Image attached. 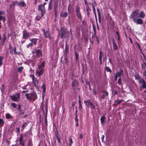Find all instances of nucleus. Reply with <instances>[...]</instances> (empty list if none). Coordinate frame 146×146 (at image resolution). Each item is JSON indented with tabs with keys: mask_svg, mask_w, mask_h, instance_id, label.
<instances>
[{
	"mask_svg": "<svg viewBox=\"0 0 146 146\" xmlns=\"http://www.w3.org/2000/svg\"><path fill=\"white\" fill-rule=\"evenodd\" d=\"M25 96L27 97V99L30 101L32 99L35 101L37 98V95L34 92L31 93L26 94Z\"/></svg>",
	"mask_w": 146,
	"mask_h": 146,
	"instance_id": "1",
	"label": "nucleus"
},
{
	"mask_svg": "<svg viewBox=\"0 0 146 146\" xmlns=\"http://www.w3.org/2000/svg\"><path fill=\"white\" fill-rule=\"evenodd\" d=\"M61 36L62 38H67L70 35L69 32L65 28H62L61 29Z\"/></svg>",
	"mask_w": 146,
	"mask_h": 146,
	"instance_id": "2",
	"label": "nucleus"
},
{
	"mask_svg": "<svg viewBox=\"0 0 146 146\" xmlns=\"http://www.w3.org/2000/svg\"><path fill=\"white\" fill-rule=\"evenodd\" d=\"M139 10L138 9L135 10L132 13L131 15V18L133 20L136 18H139Z\"/></svg>",
	"mask_w": 146,
	"mask_h": 146,
	"instance_id": "3",
	"label": "nucleus"
},
{
	"mask_svg": "<svg viewBox=\"0 0 146 146\" xmlns=\"http://www.w3.org/2000/svg\"><path fill=\"white\" fill-rule=\"evenodd\" d=\"M20 98V95L19 93H17L11 96L10 98L14 102H17Z\"/></svg>",
	"mask_w": 146,
	"mask_h": 146,
	"instance_id": "4",
	"label": "nucleus"
},
{
	"mask_svg": "<svg viewBox=\"0 0 146 146\" xmlns=\"http://www.w3.org/2000/svg\"><path fill=\"white\" fill-rule=\"evenodd\" d=\"M84 102L88 107H90L91 109H95V106L90 102V100H85Z\"/></svg>",
	"mask_w": 146,
	"mask_h": 146,
	"instance_id": "5",
	"label": "nucleus"
},
{
	"mask_svg": "<svg viewBox=\"0 0 146 146\" xmlns=\"http://www.w3.org/2000/svg\"><path fill=\"white\" fill-rule=\"evenodd\" d=\"M32 34L31 33L28 32L25 30H23V38L27 39L31 37Z\"/></svg>",
	"mask_w": 146,
	"mask_h": 146,
	"instance_id": "6",
	"label": "nucleus"
},
{
	"mask_svg": "<svg viewBox=\"0 0 146 146\" xmlns=\"http://www.w3.org/2000/svg\"><path fill=\"white\" fill-rule=\"evenodd\" d=\"M38 10L41 12V17H42L46 13V10L45 8L43 7L42 5H39L38 6Z\"/></svg>",
	"mask_w": 146,
	"mask_h": 146,
	"instance_id": "7",
	"label": "nucleus"
},
{
	"mask_svg": "<svg viewBox=\"0 0 146 146\" xmlns=\"http://www.w3.org/2000/svg\"><path fill=\"white\" fill-rule=\"evenodd\" d=\"M58 3L57 1L55 2L54 5V14L55 16L56 17L58 13Z\"/></svg>",
	"mask_w": 146,
	"mask_h": 146,
	"instance_id": "8",
	"label": "nucleus"
},
{
	"mask_svg": "<svg viewBox=\"0 0 146 146\" xmlns=\"http://www.w3.org/2000/svg\"><path fill=\"white\" fill-rule=\"evenodd\" d=\"M133 22L137 24L142 25L143 23V20L140 18H138L133 19Z\"/></svg>",
	"mask_w": 146,
	"mask_h": 146,
	"instance_id": "9",
	"label": "nucleus"
},
{
	"mask_svg": "<svg viewBox=\"0 0 146 146\" xmlns=\"http://www.w3.org/2000/svg\"><path fill=\"white\" fill-rule=\"evenodd\" d=\"M43 70L42 68L41 67V65H39L38 66V69L36 70V73L40 76L43 73Z\"/></svg>",
	"mask_w": 146,
	"mask_h": 146,
	"instance_id": "10",
	"label": "nucleus"
},
{
	"mask_svg": "<svg viewBox=\"0 0 146 146\" xmlns=\"http://www.w3.org/2000/svg\"><path fill=\"white\" fill-rule=\"evenodd\" d=\"M23 136L22 134H21L19 139V143L22 146H25V141L23 140Z\"/></svg>",
	"mask_w": 146,
	"mask_h": 146,
	"instance_id": "11",
	"label": "nucleus"
},
{
	"mask_svg": "<svg viewBox=\"0 0 146 146\" xmlns=\"http://www.w3.org/2000/svg\"><path fill=\"white\" fill-rule=\"evenodd\" d=\"M76 11L77 17L80 20H81L82 16L80 11V8L79 7H77L76 8Z\"/></svg>",
	"mask_w": 146,
	"mask_h": 146,
	"instance_id": "12",
	"label": "nucleus"
},
{
	"mask_svg": "<svg viewBox=\"0 0 146 146\" xmlns=\"http://www.w3.org/2000/svg\"><path fill=\"white\" fill-rule=\"evenodd\" d=\"M9 49L10 50V54H15L16 53V48L15 47H14L13 48L11 44H10L9 45Z\"/></svg>",
	"mask_w": 146,
	"mask_h": 146,
	"instance_id": "13",
	"label": "nucleus"
},
{
	"mask_svg": "<svg viewBox=\"0 0 146 146\" xmlns=\"http://www.w3.org/2000/svg\"><path fill=\"white\" fill-rule=\"evenodd\" d=\"M42 31L43 32L44 35L46 38H48L49 39L51 38L50 34L49 33V30L45 31V29H42Z\"/></svg>",
	"mask_w": 146,
	"mask_h": 146,
	"instance_id": "14",
	"label": "nucleus"
},
{
	"mask_svg": "<svg viewBox=\"0 0 146 146\" xmlns=\"http://www.w3.org/2000/svg\"><path fill=\"white\" fill-rule=\"evenodd\" d=\"M112 44L113 46V48L114 50H115L118 48L117 46L116 42L113 39H112Z\"/></svg>",
	"mask_w": 146,
	"mask_h": 146,
	"instance_id": "15",
	"label": "nucleus"
},
{
	"mask_svg": "<svg viewBox=\"0 0 146 146\" xmlns=\"http://www.w3.org/2000/svg\"><path fill=\"white\" fill-rule=\"evenodd\" d=\"M68 13L67 12H62L60 14V16L62 17H65L67 16Z\"/></svg>",
	"mask_w": 146,
	"mask_h": 146,
	"instance_id": "16",
	"label": "nucleus"
},
{
	"mask_svg": "<svg viewBox=\"0 0 146 146\" xmlns=\"http://www.w3.org/2000/svg\"><path fill=\"white\" fill-rule=\"evenodd\" d=\"M38 39L36 38H34L33 39H29V40L31 42V43H32L33 44H36L37 41Z\"/></svg>",
	"mask_w": 146,
	"mask_h": 146,
	"instance_id": "17",
	"label": "nucleus"
},
{
	"mask_svg": "<svg viewBox=\"0 0 146 146\" xmlns=\"http://www.w3.org/2000/svg\"><path fill=\"white\" fill-rule=\"evenodd\" d=\"M77 82L76 81H74L72 83V87L73 89L74 90L76 89V87L77 86Z\"/></svg>",
	"mask_w": 146,
	"mask_h": 146,
	"instance_id": "18",
	"label": "nucleus"
},
{
	"mask_svg": "<svg viewBox=\"0 0 146 146\" xmlns=\"http://www.w3.org/2000/svg\"><path fill=\"white\" fill-rule=\"evenodd\" d=\"M65 50L66 54H68L69 53V46L66 43L65 44Z\"/></svg>",
	"mask_w": 146,
	"mask_h": 146,
	"instance_id": "19",
	"label": "nucleus"
},
{
	"mask_svg": "<svg viewBox=\"0 0 146 146\" xmlns=\"http://www.w3.org/2000/svg\"><path fill=\"white\" fill-rule=\"evenodd\" d=\"M140 14V15H139V17H140L141 18L143 19L145 16V15L144 13V12L143 11H142L141 12Z\"/></svg>",
	"mask_w": 146,
	"mask_h": 146,
	"instance_id": "20",
	"label": "nucleus"
},
{
	"mask_svg": "<svg viewBox=\"0 0 146 146\" xmlns=\"http://www.w3.org/2000/svg\"><path fill=\"white\" fill-rule=\"evenodd\" d=\"M18 5L19 6H21L22 7H24L26 6V4L24 1H20Z\"/></svg>",
	"mask_w": 146,
	"mask_h": 146,
	"instance_id": "21",
	"label": "nucleus"
},
{
	"mask_svg": "<svg viewBox=\"0 0 146 146\" xmlns=\"http://www.w3.org/2000/svg\"><path fill=\"white\" fill-rule=\"evenodd\" d=\"M120 72L116 73L115 75L118 77H119L121 76V74L123 72L122 69H120L119 70Z\"/></svg>",
	"mask_w": 146,
	"mask_h": 146,
	"instance_id": "22",
	"label": "nucleus"
},
{
	"mask_svg": "<svg viewBox=\"0 0 146 146\" xmlns=\"http://www.w3.org/2000/svg\"><path fill=\"white\" fill-rule=\"evenodd\" d=\"M6 118L7 119H10L12 118V116L9 113L5 114Z\"/></svg>",
	"mask_w": 146,
	"mask_h": 146,
	"instance_id": "23",
	"label": "nucleus"
},
{
	"mask_svg": "<svg viewBox=\"0 0 146 146\" xmlns=\"http://www.w3.org/2000/svg\"><path fill=\"white\" fill-rule=\"evenodd\" d=\"M28 123L25 122L23 123L22 126L21 127V130H23L25 127H26L28 125Z\"/></svg>",
	"mask_w": 146,
	"mask_h": 146,
	"instance_id": "24",
	"label": "nucleus"
},
{
	"mask_svg": "<svg viewBox=\"0 0 146 146\" xmlns=\"http://www.w3.org/2000/svg\"><path fill=\"white\" fill-rule=\"evenodd\" d=\"M6 38L5 35L4 34L3 35V38L2 41H1V44H2V45H3L4 44V42H5V41L6 40Z\"/></svg>",
	"mask_w": 146,
	"mask_h": 146,
	"instance_id": "25",
	"label": "nucleus"
},
{
	"mask_svg": "<svg viewBox=\"0 0 146 146\" xmlns=\"http://www.w3.org/2000/svg\"><path fill=\"white\" fill-rule=\"evenodd\" d=\"M36 54L37 55H42L41 51L40 49H36Z\"/></svg>",
	"mask_w": 146,
	"mask_h": 146,
	"instance_id": "26",
	"label": "nucleus"
},
{
	"mask_svg": "<svg viewBox=\"0 0 146 146\" xmlns=\"http://www.w3.org/2000/svg\"><path fill=\"white\" fill-rule=\"evenodd\" d=\"M105 117L104 115L102 116L100 120L101 123H103L105 121Z\"/></svg>",
	"mask_w": 146,
	"mask_h": 146,
	"instance_id": "27",
	"label": "nucleus"
},
{
	"mask_svg": "<svg viewBox=\"0 0 146 146\" xmlns=\"http://www.w3.org/2000/svg\"><path fill=\"white\" fill-rule=\"evenodd\" d=\"M141 88H146V82H144L142 84L141 86Z\"/></svg>",
	"mask_w": 146,
	"mask_h": 146,
	"instance_id": "28",
	"label": "nucleus"
},
{
	"mask_svg": "<svg viewBox=\"0 0 146 146\" xmlns=\"http://www.w3.org/2000/svg\"><path fill=\"white\" fill-rule=\"evenodd\" d=\"M0 20H2L3 23H4L5 21V18L4 17L0 15Z\"/></svg>",
	"mask_w": 146,
	"mask_h": 146,
	"instance_id": "29",
	"label": "nucleus"
},
{
	"mask_svg": "<svg viewBox=\"0 0 146 146\" xmlns=\"http://www.w3.org/2000/svg\"><path fill=\"white\" fill-rule=\"evenodd\" d=\"M69 146H71V145L72 144V138L70 137L69 139Z\"/></svg>",
	"mask_w": 146,
	"mask_h": 146,
	"instance_id": "30",
	"label": "nucleus"
},
{
	"mask_svg": "<svg viewBox=\"0 0 146 146\" xmlns=\"http://www.w3.org/2000/svg\"><path fill=\"white\" fill-rule=\"evenodd\" d=\"M19 4V3L18 2H16V1H14L13 2L12 5L13 6H15L16 5H18Z\"/></svg>",
	"mask_w": 146,
	"mask_h": 146,
	"instance_id": "31",
	"label": "nucleus"
},
{
	"mask_svg": "<svg viewBox=\"0 0 146 146\" xmlns=\"http://www.w3.org/2000/svg\"><path fill=\"white\" fill-rule=\"evenodd\" d=\"M108 93L107 92H105L104 94H103L102 95V96L101 97V98L102 99L104 98L106 96L108 95Z\"/></svg>",
	"mask_w": 146,
	"mask_h": 146,
	"instance_id": "32",
	"label": "nucleus"
},
{
	"mask_svg": "<svg viewBox=\"0 0 146 146\" xmlns=\"http://www.w3.org/2000/svg\"><path fill=\"white\" fill-rule=\"evenodd\" d=\"M4 121L2 119H0V125L3 126V125Z\"/></svg>",
	"mask_w": 146,
	"mask_h": 146,
	"instance_id": "33",
	"label": "nucleus"
},
{
	"mask_svg": "<svg viewBox=\"0 0 146 146\" xmlns=\"http://www.w3.org/2000/svg\"><path fill=\"white\" fill-rule=\"evenodd\" d=\"M3 58L2 56H0V66H1L3 63Z\"/></svg>",
	"mask_w": 146,
	"mask_h": 146,
	"instance_id": "34",
	"label": "nucleus"
},
{
	"mask_svg": "<svg viewBox=\"0 0 146 146\" xmlns=\"http://www.w3.org/2000/svg\"><path fill=\"white\" fill-rule=\"evenodd\" d=\"M32 80L33 83L35 85L37 83V80L36 78H35L34 79H33Z\"/></svg>",
	"mask_w": 146,
	"mask_h": 146,
	"instance_id": "35",
	"label": "nucleus"
},
{
	"mask_svg": "<svg viewBox=\"0 0 146 146\" xmlns=\"http://www.w3.org/2000/svg\"><path fill=\"white\" fill-rule=\"evenodd\" d=\"M42 88L43 89V93H44L46 91V87L45 86L44 84H43Z\"/></svg>",
	"mask_w": 146,
	"mask_h": 146,
	"instance_id": "36",
	"label": "nucleus"
},
{
	"mask_svg": "<svg viewBox=\"0 0 146 146\" xmlns=\"http://www.w3.org/2000/svg\"><path fill=\"white\" fill-rule=\"evenodd\" d=\"M102 55H99V61H100V64H102Z\"/></svg>",
	"mask_w": 146,
	"mask_h": 146,
	"instance_id": "37",
	"label": "nucleus"
},
{
	"mask_svg": "<svg viewBox=\"0 0 146 146\" xmlns=\"http://www.w3.org/2000/svg\"><path fill=\"white\" fill-rule=\"evenodd\" d=\"M92 6L93 8V11L94 13V14L95 15V16H96V12H95L96 10H95V5H94L93 4H92Z\"/></svg>",
	"mask_w": 146,
	"mask_h": 146,
	"instance_id": "38",
	"label": "nucleus"
},
{
	"mask_svg": "<svg viewBox=\"0 0 146 146\" xmlns=\"http://www.w3.org/2000/svg\"><path fill=\"white\" fill-rule=\"evenodd\" d=\"M45 63V61H44L42 62L41 63V64L40 65H41V67H42V68L43 69L44 67Z\"/></svg>",
	"mask_w": 146,
	"mask_h": 146,
	"instance_id": "39",
	"label": "nucleus"
},
{
	"mask_svg": "<svg viewBox=\"0 0 146 146\" xmlns=\"http://www.w3.org/2000/svg\"><path fill=\"white\" fill-rule=\"evenodd\" d=\"M86 11H91V9H90V8L89 6V5H87V6H86Z\"/></svg>",
	"mask_w": 146,
	"mask_h": 146,
	"instance_id": "40",
	"label": "nucleus"
},
{
	"mask_svg": "<svg viewBox=\"0 0 146 146\" xmlns=\"http://www.w3.org/2000/svg\"><path fill=\"white\" fill-rule=\"evenodd\" d=\"M33 44L32 43H30L28 45H27V48H28L30 47H32L33 46Z\"/></svg>",
	"mask_w": 146,
	"mask_h": 146,
	"instance_id": "41",
	"label": "nucleus"
},
{
	"mask_svg": "<svg viewBox=\"0 0 146 146\" xmlns=\"http://www.w3.org/2000/svg\"><path fill=\"white\" fill-rule=\"evenodd\" d=\"M23 68L22 67H19L18 68V71L19 72H21Z\"/></svg>",
	"mask_w": 146,
	"mask_h": 146,
	"instance_id": "42",
	"label": "nucleus"
},
{
	"mask_svg": "<svg viewBox=\"0 0 146 146\" xmlns=\"http://www.w3.org/2000/svg\"><path fill=\"white\" fill-rule=\"evenodd\" d=\"M77 117H78V115L77 114H76V117L75 118V121L76 122L78 123V119L77 118Z\"/></svg>",
	"mask_w": 146,
	"mask_h": 146,
	"instance_id": "43",
	"label": "nucleus"
},
{
	"mask_svg": "<svg viewBox=\"0 0 146 146\" xmlns=\"http://www.w3.org/2000/svg\"><path fill=\"white\" fill-rule=\"evenodd\" d=\"M137 46H138V48H139V50H140V51H141V53H142V54H143V55H144V54H143V53H142V52H141V46H140V45L138 43H137Z\"/></svg>",
	"mask_w": 146,
	"mask_h": 146,
	"instance_id": "44",
	"label": "nucleus"
},
{
	"mask_svg": "<svg viewBox=\"0 0 146 146\" xmlns=\"http://www.w3.org/2000/svg\"><path fill=\"white\" fill-rule=\"evenodd\" d=\"M145 82V81L143 79H141L139 81V83L140 84H143V83Z\"/></svg>",
	"mask_w": 146,
	"mask_h": 146,
	"instance_id": "45",
	"label": "nucleus"
},
{
	"mask_svg": "<svg viewBox=\"0 0 146 146\" xmlns=\"http://www.w3.org/2000/svg\"><path fill=\"white\" fill-rule=\"evenodd\" d=\"M145 82V81L143 79H141L139 81V83L140 84H143V83Z\"/></svg>",
	"mask_w": 146,
	"mask_h": 146,
	"instance_id": "46",
	"label": "nucleus"
},
{
	"mask_svg": "<svg viewBox=\"0 0 146 146\" xmlns=\"http://www.w3.org/2000/svg\"><path fill=\"white\" fill-rule=\"evenodd\" d=\"M118 83L120 85L121 84V78H119L118 81Z\"/></svg>",
	"mask_w": 146,
	"mask_h": 146,
	"instance_id": "47",
	"label": "nucleus"
},
{
	"mask_svg": "<svg viewBox=\"0 0 146 146\" xmlns=\"http://www.w3.org/2000/svg\"><path fill=\"white\" fill-rule=\"evenodd\" d=\"M11 105L14 108H16V104L15 103H13L11 104Z\"/></svg>",
	"mask_w": 146,
	"mask_h": 146,
	"instance_id": "48",
	"label": "nucleus"
},
{
	"mask_svg": "<svg viewBox=\"0 0 146 146\" xmlns=\"http://www.w3.org/2000/svg\"><path fill=\"white\" fill-rule=\"evenodd\" d=\"M28 145L29 146H32V144L31 141H29L28 143Z\"/></svg>",
	"mask_w": 146,
	"mask_h": 146,
	"instance_id": "49",
	"label": "nucleus"
},
{
	"mask_svg": "<svg viewBox=\"0 0 146 146\" xmlns=\"http://www.w3.org/2000/svg\"><path fill=\"white\" fill-rule=\"evenodd\" d=\"M79 108L80 110H82V107L81 104H79Z\"/></svg>",
	"mask_w": 146,
	"mask_h": 146,
	"instance_id": "50",
	"label": "nucleus"
},
{
	"mask_svg": "<svg viewBox=\"0 0 146 146\" xmlns=\"http://www.w3.org/2000/svg\"><path fill=\"white\" fill-rule=\"evenodd\" d=\"M52 8V4H48V9L51 10Z\"/></svg>",
	"mask_w": 146,
	"mask_h": 146,
	"instance_id": "51",
	"label": "nucleus"
},
{
	"mask_svg": "<svg viewBox=\"0 0 146 146\" xmlns=\"http://www.w3.org/2000/svg\"><path fill=\"white\" fill-rule=\"evenodd\" d=\"M97 10L98 12L99 18H100V10L99 9H97Z\"/></svg>",
	"mask_w": 146,
	"mask_h": 146,
	"instance_id": "52",
	"label": "nucleus"
},
{
	"mask_svg": "<svg viewBox=\"0 0 146 146\" xmlns=\"http://www.w3.org/2000/svg\"><path fill=\"white\" fill-rule=\"evenodd\" d=\"M5 13V12L3 11H0V15H4Z\"/></svg>",
	"mask_w": 146,
	"mask_h": 146,
	"instance_id": "53",
	"label": "nucleus"
},
{
	"mask_svg": "<svg viewBox=\"0 0 146 146\" xmlns=\"http://www.w3.org/2000/svg\"><path fill=\"white\" fill-rule=\"evenodd\" d=\"M104 135H102L101 137L102 141V142H104Z\"/></svg>",
	"mask_w": 146,
	"mask_h": 146,
	"instance_id": "54",
	"label": "nucleus"
},
{
	"mask_svg": "<svg viewBox=\"0 0 146 146\" xmlns=\"http://www.w3.org/2000/svg\"><path fill=\"white\" fill-rule=\"evenodd\" d=\"M42 17H41V16L39 17H38V16H37L36 17V19L37 20L39 21Z\"/></svg>",
	"mask_w": 146,
	"mask_h": 146,
	"instance_id": "55",
	"label": "nucleus"
},
{
	"mask_svg": "<svg viewBox=\"0 0 146 146\" xmlns=\"http://www.w3.org/2000/svg\"><path fill=\"white\" fill-rule=\"evenodd\" d=\"M106 70L107 72H110V68L109 67L106 66Z\"/></svg>",
	"mask_w": 146,
	"mask_h": 146,
	"instance_id": "56",
	"label": "nucleus"
},
{
	"mask_svg": "<svg viewBox=\"0 0 146 146\" xmlns=\"http://www.w3.org/2000/svg\"><path fill=\"white\" fill-rule=\"evenodd\" d=\"M30 77L32 78V80L35 78L34 75H31Z\"/></svg>",
	"mask_w": 146,
	"mask_h": 146,
	"instance_id": "57",
	"label": "nucleus"
},
{
	"mask_svg": "<svg viewBox=\"0 0 146 146\" xmlns=\"http://www.w3.org/2000/svg\"><path fill=\"white\" fill-rule=\"evenodd\" d=\"M84 1L85 2V5H86V6H87V5H88V3L87 1H86V0H84Z\"/></svg>",
	"mask_w": 146,
	"mask_h": 146,
	"instance_id": "58",
	"label": "nucleus"
},
{
	"mask_svg": "<svg viewBox=\"0 0 146 146\" xmlns=\"http://www.w3.org/2000/svg\"><path fill=\"white\" fill-rule=\"evenodd\" d=\"M45 122L46 123V126H47V117H46L45 118Z\"/></svg>",
	"mask_w": 146,
	"mask_h": 146,
	"instance_id": "59",
	"label": "nucleus"
},
{
	"mask_svg": "<svg viewBox=\"0 0 146 146\" xmlns=\"http://www.w3.org/2000/svg\"><path fill=\"white\" fill-rule=\"evenodd\" d=\"M57 139L58 140V143H60V138L58 137V136L57 135L56 136Z\"/></svg>",
	"mask_w": 146,
	"mask_h": 146,
	"instance_id": "60",
	"label": "nucleus"
},
{
	"mask_svg": "<svg viewBox=\"0 0 146 146\" xmlns=\"http://www.w3.org/2000/svg\"><path fill=\"white\" fill-rule=\"evenodd\" d=\"M87 11V15L88 17H89V15L90 13V11Z\"/></svg>",
	"mask_w": 146,
	"mask_h": 146,
	"instance_id": "61",
	"label": "nucleus"
},
{
	"mask_svg": "<svg viewBox=\"0 0 146 146\" xmlns=\"http://www.w3.org/2000/svg\"><path fill=\"white\" fill-rule=\"evenodd\" d=\"M121 100H117L115 101V102H116V103L117 104H119L120 103H121Z\"/></svg>",
	"mask_w": 146,
	"mask_h": 146,
	"instance_id": "62",
	"label": "nucleus"
},
{
	"mask_svg": "<svg viewBox=\"0 0 146 146\" xmlns=\"http://www.w3.org/2000/svg\"><path fill=\"white\" fill-rule=\"evenodd\" d=\"M92 3L95 5V6L97 5L96 1L94 0H92Z\"/></svg>",
	"mask_w": 146,
	"mask_h": 146,
	"instance_id": "63",
	"label": "nucleus"
},
{
	"mask_svg": "<svg viewBox=\"0 0 146 146\" xmlns=\"http://www.w3.org/2000/svg\"><path fill=\"white\" fill-rule=\"evenodd\" d=\"M143 75L145 76V79H146V71H144V72L143 73Z\"/></svg>",
	"mask_w": 146,
	"mask_h": 146,
	"instance_id": "64",
	"label": "nucleus"
}]
</instances>
